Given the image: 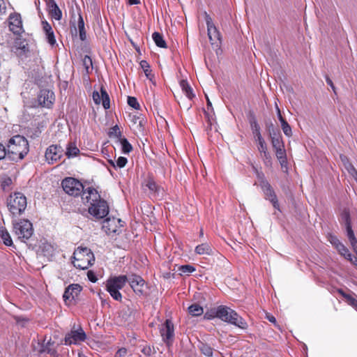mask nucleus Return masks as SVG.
<instances>
[{
	"label": "nucleus",
	"instance_id": "50",
	"mask_svg": "<svg viewBox=\"0 0 357 357\" xmlns=\"http://www.w3.org/2000/svg\"><path fill=\"white\" fill-rule=\"evenodd\" d=\"M126 354L127 349L124 347H122L116 351L115 357H124Z\"/></svg>",
	"mask_w": 357,
	"mask_h": 357
},
{
	"label": "nucleus",
	"instance_id": "60",
	"mask_svg": "<svg viewBox=\"0 0 357 357\" xmlns=\"http://www.w3.org/2000/svg\"><path fill=\"white\" fill-rule=\"evenodd\" d=\"M5 3L3 0H0V13H4Z\"/></svg>",
	"mask_w": 357,
	"mask_h": 357
},
{
	"label": "nucleus",
	"instance_id": "10",
	"mask_svg": "<svg viewBox=\"0 0 357 357\" xmlns=\"http://www.w3.org/2000/svg\"><path fill=\"white\" fill-rule=\"evenodd\" d=\"M205 20L210 42L212 45H215L218 47L221 43L220 33L214 25L212 18L207 13H205Z\"/></svg>",
	"mask_w": 357,
	"mask_h": 357
},
{
	"label": "nucleus",
	"instance_id": "58",
	"mask_svg": "<svg viewBox=\"0 0 357 357\" xmlns=\"http://www.w3.org/2000/svg\"><path fill=\"white\" fill-rule=\"evenodd\" d=\"M282 168H287V157L279 160Z\"/></svg>",
	"mask_w": 357,
	"mask_h": 357
},
{
	"label": "nucleus",
	"instance_id": "1",
	"mask_svg": "<svg viewBox=\"0 0 357 357\" xmlns=\"http://www.w3.org/2000/svg\"><path fill=\"white\" fill-rule=\"evenodd\" d=\"M84 204H89L88 212L96 219H102L109 213V205L101 198L98 191L93 187H89L82 197Z\"/></svg>",
	"mask_w": 357,
	"mask_h": 357
},
{
	"label": "nucleus",
	"instance_id": "7",
	"mask_svg": "<svg viewBox=\"0 0 357 357\" xmlns=\"http://www.w3.org/2000/svg\"><path fill=\"white\" fill-rule=\"evenodd\" d=\"M13 232L18 239L25 243L33 235V228L32 223L26 219L15 222L13 223Z\"/></svg>",
	"mask_w": 357,
	"mask_h": 357
},
{
	"label": "nucleus",
	"instance_id": "35",
	"mask_svg": "<svg viewBox=\"0 0 357 357\" xmlns=\"http://www.w3.org/2000/svg\"><path fill=\"white\" fill-rule=\"evenodd\" d=\"M121 145V150L124 153H129L132 151V146L126 138H121L118 141Z\"/></svg>",
	"mask_w": 357,
	"mask_h": 357
},
{
	"label": "nucleus",
	"instance_id": "52",
	"mask_svg": "<svg viewBox=\"0 0 357 357\" xmlns=\"http://www.w3.org/2000/svg\"><path fill=\"white\" fill-rule=\"evenodd\" d=\"M142 353H143L144 355L149 356L151 355L152 350L150 346H145L143 347V349L141 350Z\"/></svg>",
	"mask_w": 357,
	"mask_h": 357
},
{
	"label": "nucleus",
	"instance_id": "51",
	"mask_svg": "<svg viewBox=\"0 0 357 357\" xmlns=\"http://www.w3.org/2000/svg\"><path fill=\"white\" fill-rule=\"evenodd\" d=\"M347 303L357 310V300L353 296H351L348 298Z\"/></svg>",
	"mask_w": 357,
	"mask_h": 357
},
{
	"label": "nucleus",
	"instance_id": "15",
	"mask_svg": "<svg viewBox=\"0 0 357 357\" xmlns=\"http://www.w3.org/2000/svg\"><path fill=\"white\" fill-rule=\"evenodd\" d=\"M82 290V287L79 284H72L66 287L63 295L65 304L67 305H71Z\"/></svg>",
	"mask_w": 357,
	"mask_h": 357
},
{
	"label": "nucleus",
	"instance_id": "20",
	"mask_svg": "<svg viewBox=\"0 0 357 357\" xmlns=\"http://www.w3.org/2000/svg\"><path fill=\"white\" fill-rule=\"evenodd\" d=\"M9 28L15 34H20L22 31L21 16L18 13L10 14L9 16Z\"/></svg>",
	"mask_w": 357,
	"mask_h": 357
},
{
	"label": "nucleus",
	"instance_id": "63",
	"mask_svg": "<svg viewBox=\"0 0 357 357\" xmlns=\"http://www.w3.org/2000/svg\"><path fill=\"white\" fill-rule=\"evenodd\" d=\"M206 100H207V108H208V109H209V108L212 107V104L208 97H206Z\"/></svg>",
	"mask_w": 357,
	"mask_h": 357
},
{
	"label": "nucleus",
	"instance_id": "46",
	"mask_svg": "<svg viewBox=\"0 0 357 357\" xmlns=\"http://www.w3.org/2000/svg\"><path fill=\"white\" fill-rule=\"evenodd\" d=\"M261 155L263 158V160L266 165H268L271 164V156L268 153V150H266L265 152H262V153H261Z\"/></svg>",
	"mask_w": 357,
	"mask_h": 357
},
{
	"label": "nucleus",
	"instance_id": "12",
	"mask_svg": "<svg viewBox=\"0 0 357 357\" xmlns=\"http://www.w3.org/2000/svg\"><path fill=\"white\" fill-rule=\"evenodd\" d=\"M128 282L137 295L141 296L145 294L146 282L140 275L137 274L129 275Z\"/></svg>",
	"mask_w": 357,
	"mask_h": 357
},
{
	"label": "nucleus",
	"instance_id": "11",
	"mask_svg": "<svg viewBox=\"0 0 357 357\" xmlns=\"http://www.w3.org/2000/svg\"><path fill=\"white\" fill-rule=\"evenodd\" d=\"M162 339L167 346L172 344L174 339V326L170 319H167L160 328Z\"/></svg>",
	"mask_w": 357,
	"mask_h": 357
},
{
	"label": "nucleus",
	"instance_id": "23",
	"mask_svg": "<svg viewBox=\"0 0 357 357\" xmlns=\"http://www.w3.org/2000/svg\"><path fill=\"white\" fill-rule=\"evenodd\" d=\"M42 26L43 31L45 33L47 43L50 45L54 46L56 44V40L52 26L46 20L42 21Z\"/></svg>",
	"mask_w": 357,
	"mask_h": 357
},
{
	"label": "nucleus",
	"instance_id": "47",
	"mask_svg": "<svg viewBox=\"0 0 357 357\" xmlns=\"http://www.w3.org/2000/svg\"><path fill=\"white\" fill-rule=\"evenodd\" d=\"M127 162H128L127 158L125 157L121 156L117 159L116 165V167H118L119 168H123L126 166Z\"/></svg>",
	"mask_w": 357,
	"mask_h": 357
},
{
	"label": "nucleus",
	"instance_id": "6",
	"mask_svg": "<svg viewBox=\"0 0 357 357\" xmlns=\"http://www.w3.org/2000/svg\"><path fill=\"white\" fill-rule=\"evenodd\" d=\"M126 282H128V276L126 275L110 277L106 282V290L114 300L120 301L122 299V295L119 290L124 287Z\"/></svg>",
	"mask_w": 357,
	"mask_h": 357
},
{
	"label": "nucleus",
	"instance_id": "53",
	"mask_svg": "<svg viewBox=\"0 0 357 357\" xmlns=\"http://www.w3.org/2000/svg\"><path fill=\"white\" fill-rule=\"evenodd\" d=\"M87 277H88L89 280L92 282H96L97 281V278L92 271H88Z\"/></svg>",
	"mask_w": 357,
	"mask_h": 357
},
{
	"label": "nucleus",
	"instance_id": "44",
	"mask_svg": "<svg viewBox=\"0 0 357 357\" xmlns=\"http://www.w3.org/2000/svg\"><path fill=\"white\" fill-rule=\"evenodd\" d=\"M201 351L202 354L207 357L212 356L213 354V349L207 344H203L202 347H201Z\"/></svg>",
	"mask_w": 357,
	"mask_h": 357
},
{
	"label": "nucleus",
	"instance_id": "28",
	"mask_svg": "<svg viewBox=\"0 0 357 357\" xmlns=\"http://www.w3.org/2000/svg\"><path fill=\"white\" fill-rule=\"evenodd\" d=\"M145 185L154 194L158 195L160 190H162L161 187L158 185L152 178H148L146 180Z\"/></svg>",
	"mask_w": 357,
	"mask_h": 357
},
{
	"label": "nucleus",
	"instance_id": "8",
	"mask_svg": "<svg viewBox=\"0 0 357 357\" xmlns=\"http://www.w3.org/2000/svg\"><path fill=\"white\" fill-rule=\"evenodd\" d=\"M61 186L64 192L73 197H78L84 195L86 189H84L83 184L77 179L73 177H66L61 181Z\"/></svg>",
	"mask_w": 357,
	"mask_h": 357
},
{
	"label": "nucleus",
	"instance_id": "61",
	"mask_svg": "<svg viewBox=\"0 0 357 357\" xmlns=\"http://www.w3.org/2000/svg\"><path fill=\"white\" fill-rule=\"evenodd\" d=\"M130 5H137L140 3L139 0H128Z\"/></svg>",
	"mask_w": 357,
	"mask_h": 357
},
{
	"label": "nucleus",
	"instance_id": "26",
	"mask_svg": "<svg viewBox=\"0 0 357 357\" xmlns=\"http://www.w3.org/2000/svg\"><path fill=\"white\" fill-rule=\"evenodd\" d=\"M0 238L6 245H13V243L10 235L8 230L3 227H0Z\"/></svg>",
	"mask_w": 357,
	"mask_h": 357
},
{
	"label": "nucleus",
	"instance_id": "18",
	"mask_svg": "<svg viewBox=\"0 0 357 357\" xmlns=\"http://www.w3.org/2000/svg\"><path fill=\"white\" fill-rule=\"evenodd\" d=\"M261 188L265 195L266 199H268L272 203L275 208L279 210L280 205L276 194L268 181H262Z\"/></svg>",
	"mask_w": 357,
	"mask_h": 357
},
{
	"label": "nucleus",
	"instance_id": "49",
	"mask_svg": "<svg viewBox=\"0 0 357 357\" xmlns=\"http://www.w3.org/2000/svg\"><path fill=\"white\" fill-rule=\"evenodd\" d=\"M6 158V148L0 142V160Z\"/></svg>",
	"mask_w": 357,
	"mask_h": 357
},
{
	"label": "nucleus",
	"instance_id": "22",
	"mask_svg": "<svg viewBox=\"0 0 357 357\" xmlns=\"http://www.w3.org/2000/svg\"><path fill=\"white\" fill-rule=\"evenodd\" d=\"M119 222V219L107 218L103 221L102 228L108 235H110L117 231Z\"/></svg>",
	"mask_w": 357,
	"mask_h": 357
},
{
	"label": "nucleus",
	"instance_id": "38",
	"mask_svg": "<svg viewBox=\"0 0 357 357\" xmlns=\"http://www.w3.org/2000/svg\"><path fill=\"white\" fill-rule=\"evenodd\" d=\"M181 274L189 275L195 271V268L190 264L182 265L178 268Z\"/></svg>",
	"mask_w": 357,
	"mask_h": 357
},
{
	"label": "nucleus",
	"instance_id": "42",
	"mask_svg": "<svg viewBox=\"0 0 357 357\" xmlns=\"http://www.w3.org/2000/svg\"><path fill=\"white\" fill-rule=\"evenodd\" d=\"M255 140L258 142L257 149L260 153H262V152H265L266 150H268L266 143L262 137L257 138Z\"/></svg>",
	"mask_w": 357,
	"mask_h": 357
},
{
	"label": "nucleus",
	"instance_id": "64",
	"mask_svg": "<svg viewBox=\"0 0 357 357\" xmlns=\"http://www.w3.org/2000/svg\"><path fill=\"white\" fill-rule=\"evenodd\" d=\"M108 162H109V165H110L111 166H112L113 167H114V168H115V167H116V165L115 162H114L112 160H108Z\"/></svg>",
	"mask_w": 357,
	"mask_h": 357
},
{
	"label": "nucleus",
	"instance_id": "39",
	"mask_svg": "<svg viewBox=\"0 0 357 357\" xmlns=\"http://www.w3.org/2000/svg\"><path fill=\"white\" fill-rule=\"evenodd\" d=\"M280 123L284 134L287 137H291L292 135V131L289 124L286 120H282Z\"/></svg>",
	"mask_w": 357,
	"mask_h": 357
},
{
	"label": "nucleus",
	"instance_id": "45",
	"mask_svg": "<svg viewBox=\"0 0 357 357\" xmlns=\"http://www.w3.org/2000/svg\"><path fill=\"white\" fill-rule=\"evenodd\" d=\"M275 155L278 160L282 159L284 158L287 157L286 155V151L284 149V146L282 148H279L277 149H275Z\"/></svg>",
	"mask_w": 357,
	"mask_h": 357
},
{
	"label": "nucleus",
	"instance_id": "4",
	"mask_svg": "<svg viewBox=\"0 0 357 357\" xmlns=\"http://www.w3.org/2000/svg\"><path fill=\"white\" fill-rule=\"evenodd\" d=\"M6 206L13 217L21 215L27 206V199L20 192L11 193L6 199Z\"/></svg>",
	"mask_w": 357,
	"mask_h": 357
},
{
	"label": "nucleus",
	"instance_id": "37",
	"mask_svg": "<svg viewBox=\"0 0 357 357\" xmlns=\"http://www.w3.org/2000/svg\"><path fill=\"white\" fill-rule=\"evenodd\" d=\"M52 344V343L50 341H48L40 352H46L52 357H56L57 352L54 349L50 347Z\"/></svg>",
	"mask_w": 357,
	"mask_h": 357
},
{
	"label": "nucleus",
	"instance_id": "25",
	"mask_svg": "<svg viewBox=\"0 0 357 357\" xmlns=\"http://www.w3.org/2000/svg\"><path fill=\"white\" fill-rule=\"evenodd\" d=\"M77 28L79 30V36L81 40L84 41L86 39V32L84 27V22L82 14H78Z\"/></svg>",
	"mask_w": 357,
	"mask_h": 357
},
{
	"label": "nucleus",
	"instance_id": "62",
	"mask_svg": "<svg viewBox=\"0 0 357 357\" xmlns=\"http://www.w3.org/2000/svg\"><path fill=\"white\" fill-rule=\"evenodd\" d=\"M11 182V179L10 178H8L6 180H5L3 183H2V185L4 187L6 185H9V183H10Z\"/></svg>",
	"mask_w": 357,
	"mask_h": 357
},
{
	"label": "nucleus",
	"instance_id": "36",
	"mask_svg": "<svg viewBox=\"0 0 357 357\" xmlns=\"http://www.w3.org/2000/svg\"><path fill=\"white\" fill-rule=\"evenodd\" d=\"M139 64L141 68L143 69L146 77L148 79H151L153 75H151V70L150 69V65L149 64V63L145 60H142L141 61Z\"/></svg>",
	"mask_w": 357,
	"mask_h": 357
},
{
	"label": "nucleus",
	"instance_id": "9",
	"mask_svg": "<svg viewBox=\"0 0 357 357\" xmlns=\"http://www.w3.org/2000/svg\"><path fill=\"white\" fill-rule=\"evenodd\" d=\"M340 222L344 224L346 228L347 236L353 248L354 252L357 255V239L352 229L350 213L348 209H344L340 215Z\"/></svg>",
	"mask_w": 357,
	"mask_h": 357
},
{
	"label": "nucleus",
	"instance_id": "34",
	"mask_svg": "<svg viewBox=\"0 0 357 357\" xmlns=\"http://www.w3.org/2000/svg\"><path fill=\"white\" fill-rule=\"evenodd\" d=\"M79 153V149L73 143H69L67 146L66 155L68 158L77 156Z\"/></svg>",
	"mask_w": 357,
	"mask_h": 357
},
{
	"label": "nucleus",
	"instance_id": "55",
	"mask_svg": "<svg viewBox=\"0 0 357 357\" xmlns=\"http://www.w3.org/2000/svg\"><path fill=\"white\" fill-rule=\"evenodd\" d=\"M266 318L271 323H273V324H276L277 323V321H276V319L275 317L271 314L270 313H266Z\"/></svg>",
	"mask_w": 357,
	"mask_h": 357
},
{
	"label": "nucleus",
	"instance_id": "21",
	"mask_svg": "<svg viewBox=\"0 0 357 357\" xmlns=\"http://www.w3.org/2000/svg\"><path fill=\"white\" fill-rule=\"evenodd\" d=\"M47 10L51 18L59 21L62 18V11L54 0H47L46 3Z\"/></svg>",
	"mask_w": 357,
	"mask_h": 357
},
{
	"label": "nucleus",
	"instance_id": "41",
	"mask_svg": "<svg viewBox=\"0 0 357 357\" xmlns=\"http://www.w3.org/2000/svg\"><path fill=\"white\" fill-rule=\"evenodd\" d=\"M82 63L86 73H89V69L90 68H92L93 65L91 58L88 55H85L82 59Z\"/></svg>",
	"mask_w": 357,
	"mask_h": 357
},
{
	"label": "nucleus",
	"instance_id": "56",
	"mask_svg": "<svg viewBox=\"0 0 357 357\" xmlns=\"http://www.w3.org/2000/svg\"><path fill=\"white\" fill-rule=\"evenodd\" d=\"M326 83L331 87V89H333L334 93H336L335 86L333 81L331 79V78L328 76L326 77Z\"/></svg>",
	"mask_w": 357,
	"mask_h": 357
},
{
	"label": "nucleus",
	"instance_id": "29",
	"mask_svg": "<svg viewBox=\"0 0 357 357\" xmlns=\"http://www.w3.org/2000/svg\"><path fill=\"white\" fill-rule=\"evenodd\" d=\"M271 143L273 145V147L275 149L284 147V143L282 139V137L278 132V133H273V135H271Z\"/></svg>",
	"mask_w": 357,
	"mask_h": 357
},
{
	"label": "nucleus",
	"instance_id": "43",
	"mask_svg": "<svg viewBox=\"0 0 357 357\" xmlns=\"http://www.w3.org/2000/svg\"><path fill=\"white\" fill-rule=\"evenodd\" d=\"M128 104L131 107L135 109H139L140 105L137 100L136 98L128 96Z\"/></svg>",
	"mask_w": 357,
	"mask_h": 357
},
{
	"label": "nucleus",
	"instance_id": "59",
	"mask_svg": "<svg viewBox=\"0 0 357 357\" xmlns=\"http://www.w3.org/2000/svg\"><path fill=\"white\" fill-rule=\"evenodd\" d=\"M337 291L340 294L344 297L347 299V301L348 300V298L351 296V295L346 294L342 289H338Z\"/></svg>",
	"mask_w": 357,
	"mask_h": 357
},
{
	"label": "nucleus",
	"instance_id": "32",
	"mask_svg": "<svg viewBox=\"0 0 357 357\" xmlns=\"http://www.w3.org/2000/svg\"><path fill=\"white\" fill-rule=\"evenodd\" d=\"M336 249L341 255L344 257L345 259H347L349 261L353 262L351 254L349 252V250L344 244L341 243V244H339Z\"/></svg>",
	"mask_w": 357,
	"mask_h": 357
},
{
	"label": "nucleus",
	"instance_id": "54",
	"mask_svg": "<svg viewBox=\"0 0 357 357\" xmlns=\"http://www.w3.org/2000/svg\"><path fill=\"white\" fill-rule=\"evenodd\" d=\"M257 176L259 181L260 186H261L262 181H268L264 176V174L262 172H259L257 171Z\"/></svg>",
	"mask_w": 357,
	"mask_h": 357
},
{
	"label": "nucleus",
	"instance_id": "33",
	"mask_svg": "<svg viewBox=\"0 0 357 357\" xmlns=\"http://www.w3.org/2000/svg\"><path fill=\"white\" fill-rule=\"evenodd\" d=\"M108 135L109 138L116 139V140L119 141L122 137V132H121L119 127L116 125L109 128Z\"/></svg>",
	"mask_w": 357,
	"mask_h": 357
},
{
	"label": "nucleus",
	"instance_id": "48",
	"mask_svg": "<svg viewBox=\"0 0 357 357\" xmlns=\"http://www.w3.org/2000/svg\"><path fill=\"white\" fill-rule=\"evenodd\" d=\"M329 241L335 248L339 245V244H341L340 240L335 236H331Z\"/></svg>",
	"mask_w": 357,
	"mask_h": 357
},
{
	"label": "nucleus",
	"instance_id": "2",
	"mask_svg": "<svg viewBox=\"0 0 357 357\" xmlns=\"http://www.w3.org/2000/svg\"><path fill=\"white\" fill-rule=\"evenodd\" d=\"M204 317L208 319L217 317L241 329L248 328L245 320L240 317L236 311L225 305L218 306L216 309L211 310V314L206 313Z\"/></svg>",
	"mask_w": 357,
	"mask_h": 357
},
{
	"label": "nucleus",
	"instance_id": "17",
	"mask_svg": "<svg viewBox=\"0 0 357 357\" xmlns=\"http://www.w3.org/2000/svg\"><path fill=\"white\" fill-rule=\"evenodd\" d=\"M92 97L96 105H100L102 103L105 109L110 108L109 96L103 86L100 88V93H99L98 91H95L93 92Z\"/></svg>",
	"mask_w": 357,
	"mask_h": 357
},
{
	"label": "nucleus",
	"instance_id": "5",
	"mask_svg": "<svg viewBox=\"0 0 357 357\" xmlns=\"http://www.w3.org/2000/svg\"><path fill=\"white\" fill-rule=\"evenodd\" d=\"M94 261V255L89 248L79 247L74 251L73 264L77 268L87 269Z\"/></svg>",
	"mask_w": 357,
	"mask_h": 357
},
{
	"label": "nucleus",
	"instance_id": "31",
	"mask_svg": "<svg viewBox=\"0 0 357 357\" xmlns=\"http://www.w3.org/2000/svg\"><path fill=\"white\" fill-rule=\"evenodd\" d=\"M152 38L158 47L161 48H167L166 42L165 41L161 33L158 32H154L152 34Z\"/></svg>",
	"mask_w": 357,
	"mask_h": 357
},
{
	"label": "nucleus",
	"instance_id": "40",
	"mask_svg": "<svg viewBox=\"0 0 357 357\" xmlns=\"http://www.w3.org/2000/svg\"><path fill=\"white\" fill-rule=\"evenodd\" d=\"M251 128L252 130V132L255 135V139H257V138L262 137L260 132V126L255 120L251 122Z\"/></svg>",
	"mask_w": 357,
	"mask_h": 357
},
{
	"label": "nucleus",
	"instance_id": "30",
	"mask_svg": "<svg viewBox=\"0 0 357 357\" xmlns=\"http://www.w3.org/2000/svg\"><path fill=\"white\" fill-rule=\"evenodd\" d=\"M211 248L208 243H202L195 248V252L198 255H211Z\"/></svg>",
	"mask_w": 357,
	"mask_h": 357
},
{
	"label": "nucleus",
	"instance_id": "13",
	"mask_svg": "<svg viewBox=\"0 0 357 357\" xmlns=\"http://www.w3.org/2000/svg\"><path fill=\"white\" fill-rule=\"evenodd\" d=\"M129 120L131 123L130 126L136 134H142L144 132L146 120L142 114L137 112L130 113Z\"/></svg>",
	"mask_w": 357,
	"mask_h": 357
},
{
	"label": "nucleus",
	"instance_id": "24",
	"mask_svg": "<svg viewBox=\"0 0 357 357\" xmlns=\"http://www.w3.org/2000/svg\"><path fill=\"white\" fill-rule=\"evenodd\" d=\"M179 84L183 92L190 100H192L193 98H195V96L193 93V90L187 80L182 79L180 81Z\"/></svg>",
	"mask_w": 357,
	"mask_h": 357
},
{
	"label": "nucleus",
	"instance_id": "14",
	"mask_svg": "<svg viewBox=\"0 0 357 357\" xmlns=\"http://www.w3.org/2000/svg\"><path fill=\"white\" fill-rule=\"evenodd\" d=\"M63 154V149L60 145L52 144L45 151V158L49 164H54L60 160Z\"/></svg>",
	"mask_w": 357,
	"mask_h": 357
},
{
	"label": "nucleus",
	"instance_id": "27",
	"mask_svg": "<svg viewBox=\"0 0 357 357\" xmlns=\"http://www.w3.org/2000/svg\"><path fill=\"white\" fill-rule=\"evenodd\" d=\"M188 313L192 317L201 316L204 313L203 307L198 303H193L188 308Z\"/></svg>",
	"mask_w": 357,
	"mask_h": 357
},
{
	"label": "nucleus",
	"instance_id": "3",
	"mask_svg": "<svg viewBox=\"0 0 357 357\" xmlns=\"http://www.w3.org/2000/svg\"><path fill=\"white\" fill-rule=\"evenodd\" d=\"M28 140L23 136L15 135L10 138L6 147V158L14 162L22 160L29 153Z\"/></svg>",
	"mask_w": 357,
	"mask_h": 357
},
{
	"label": "nucleus",
	"instance_id": "57",
	"mask_svg": "<svg viewBox=\"0 0 357 357\" xmlns=\"http://www.w3.org/2000/svg\"><path fill=\"white\" fill-rule=\"evenodd\" d=\"M275 109H276V111H277V114H278V117L279 119V121L281 122L282 120H285L283 118V116H282L280 109V108H279V107L278 106L277 104H275Z\"/></svg>",
	"mask_w": 357,
	"mask_h": 357
},
{
	"label": "nucleus",
	"instance_id": "19",
	"mask_svg": "<svg viewBox=\"0 0 357 357\" xmlns=\"http://www.w3.org/2000/svg\"><path fill=\"white\" fill-rule=\"evenodd\" d=\"M54 101V93L48 89H42L38 95V102L42 107L50 108Z\"/></svg>",
	"mask_w": 357,
	"mask_h": 357
},
{
	"label": "nucleus",
	"instance_id": "16",
	"mask_svg": "<svg viewBox=\"0 0 357 357\" xmlns=\"http://www.w3.org/2000/svg\"><path fill=\"white\" fill-rule=\"evenodd\" d=\"M86 338V333L80 328L79 330L71 331L66 335L65 344H76L80 342H84Z\"/></svg>",
	"mask_w": 357,
	"mask_h": 357
}]
</instances>
